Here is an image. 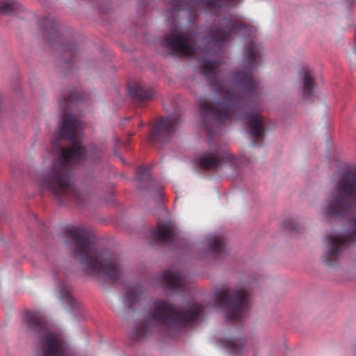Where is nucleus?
Returning <instances> with one entry per match:
<instances>
[{
    "label": "nucleus",
    "mask_w": 356,
    "mask_h": 356,
    "mask_svg": "<svg viewBox=\"0 0 356 356\" xmlns=\"http://www.w3.org/2000/svg\"><path fill=\"white\" fill-rule=\"evenodd\" d=\"M250 26L231 16H215L207 34L179 31L177 28L164 36L163 47L186 56H194L200 72L211 83L214 91L213 101L200 99V114L205 120L222 124L234 119L243 120L248 127L254 145H260L264 137V122L251 104L259 102L261 90L253 76V70L261 61V49L255 38H251L245 48L238 69L225 80L221 79L222 63L215 58L225 44L236 35H249Z\"/></svg>",
    "instance_id": "nucleus-1"
},
{
    "label": "nucleus",
    "mask_w": 356,
    "mask_h": 356,
    "mask_svg": "<svg viewBox=\"0 0 356 356\" xmlns=\"http://www.w3.org/2000/svg\"><path fill=\"white\" fill-rule=\"evenodd\" d=\"M83 99L81 92L77 91L59 99L63 110L62 124L58 136L51 140L57 160L48 173L38 181L40 189L51 192L60 204L74 202L81 205L88 200L91 190L86 186L77 188L74 184L72 164L81 160L96 163L102 157V152L96 146L83 147L80 142L83 124L67 113L74 102Z\"/></svg>",
    "instance_id": "nucleus-2"
},
{
    "label": "nucleus",
    "mask_w": 356,
    "mask_h": 356,
    "mask_svg": "<svg viewBox=\"0 0 356 356\" xmlns=\"http://www.w3.org/2000/svg\"><path fill=\"white\" fill-rule=\"evenodd\" d=\"M321 213L325 218L343 217L350 220V234L332 232L326 236L323 261L329 266H336L348 244L355 241L356 235V164L338 173L336 184Z\"/></svg>",
    "instance_id": "nucleus-3"
},
{
    "label": "nucleus",
    "mask_w": 356,
    "mask_h": 356,
    "mask_svg": "<svg viewBox=\"0 0 356 356\" xmlns=\"http://www.w3.org/2000/svg\"><path fill=\"white\" fill-rule=\"evenodd\" d=\"M74 240V257L82 270L97 278L119 280L124 273L122 261L108 250H97L91 242L89 232L84 228L70 226L66 229Z\"/></svg>",
    "instance_id": "nucleus-4"
},
{
    "label": "nucleus",
    "mask_w": 356,
    "mask_h": 356,
    "mask_svg": "<svg viewBox=\"0 0 356 356\" xmlns=\"http://www.w3.org/2000/svg\"><path fill=\"white\" fill-rule=\"evenodd\" d=\"M203 314L204 307L200 304L187 303L177 309L167 301L156 300L149 305L143 323L134 327L131 336L138 340L159 330L161 326H166L170 331H178L201 320Z\"/></svg>",
    "instance_id": "nucleus-5"
},
{
    "label": "nucleus",
    "mask_w": 356,
    "mask_h": 356,
    "mask_svg": "<svg viewBox=\"0 0 356 356\" xmlns=\"http://www.w3.org/2000/svg\"><path fill=\"white\" fill-rule=\"evenodd\" d=\"M213 300L207 307H220L230 320L241 318L250 305L249 294L245 287L218 289L213 293Z\"/></svg>",
    "instance_id": "nucleus-6"
},
{
    "label": "nucleus",
    "mask_w": 356,
    "mask_h": 356,
    "mask_svg": "<svg viewBox=\"0 0 356 356\" xmlns=\"http://www.w3.org/2000/svg\"><path fill=\"white\" fill-rule=\"evenodd\" d=\"M178 124V120L174 116H169L165 120H159L154 127L149 140L155 143L168 142L175 132Z\"/></svg>",
    "instance_id": "nucleus-7"
},
{
    "label": "nucleus",
    "mask_w": 356,
    "mask_h": 356,
    "mask_svg": "<svg viewBox=\"0 0 356 356\" xmlns=\"http://www.w3.org/2000/svg\"><path fill=\"white\" fill-rule=\"evenodd\" d=\"M151 236L165 244H170L175 240L177 229L170 221L159 222L157 228L150 233Z\"/></svg>",
    "instance_id": "nucleus-8"
},
{
    "label": "nucleus",
    "mask_w": 356,
    "mask_h": 356,
    "mask_svg": "<svg viewBox=\"0 0 356 356\" xmlns=\"http://www.w3.org/2000/svg\"><path fill=\"white\" fill-rule=\"evenodd\" d=\"M227 150H217L205 153L197 159L198 164L204 169H216L220 162L230 159Z\"/></svg>",
    "instance_id": "nucleus-9"
},
{
    "label": "nucleus",
    "mask_w": 356,
    "mask_h": 356,
    "mask_svg": "<svg viewBox=\"0 0 356 356\" xmlns=\"http://www.w3.org/2000/svg\"><path fill=\"white\" fill-rule=\"evenodd\" d=\"M298 77L302 81V97L308 99L315 93V83L313 77V71L307 65H304L298 72Z\"/></svg>",
    "instance_id": "nucleus-10"
},
{
    "label": "nucleus",
    "mask_w": 356,
    "mask_h": 356,
    "mask_svg": "<svg viewBox=\"0 0 356 356\" xmlns=\"http://www.w3.org/2000/svg\"><path fill=\"white\" fill-rule=\"evenodd\" d=\"M162 280L166 287L172 290L184 288L186 284V277L174 269L165 270L162 275Z\"/></svg>",
    "instance_id": "nucleus-11"
},
{
    "label": "nucleus",
    "mask_w": 356,
    "mask_h": 356,
    "mask_svg": "<svg viewBox=\"0 0 356 356\" xmlns=\"http://www.w3.org/2000/svg\"><path fill=\"white\" fill-rule=\"evenodd\" d=\"M143 294L144 290L142 286L138 283L127 286L123 298L124 305L129 308L134 307L143 298Z\"/></svg>",
    "instance_id": "nucleus-12"
},
{
    "label": "nucleus",
    "mask_w": 356,
    "mask_h": 356,
    "mask_svg": "<svg viewBox=\"0 0 356 356\" xmlns=\"http://www.w3.org/2000/svg\"><path fill=\"white\" fill-rule=\"evenodd\" d=\"M218 344L232 355H240L245 352L246 343L242 338L218 340Z\"/></svg>",
    "instance_id": "nucleus-13"
},
{
    "label": "nucleus",
    "mask_w": 356,
    "mask_h": 356,
    "mask_svg": "<svg viewBox=\"0 0 356 356\" xmlns=\"http://www.w3.org/2000/svg\"><path fill=\"white\" fill-rule=\"evenodd\" d=\"M209 252L214 254H224L227 252L226 241L222 234H211L205 241Z\"/></svg>",
    "instance_id": "nucleus-14"
},
{
    "label": "nucleus",
    "mask_w": 356,
    "mask_h": 356,
    "mask_svg": "<svg viewBox=\"0 0 356 356\" xmlns=\"http://www.w3.org/2000/svg\"><path fill=\"white\" fill-rule=\"evenodd\" d=\"M129 93L135 101L143 102L151 99L154 90L146 88L140 83H133L129 86Z\"/></svg>",
    "instance_id": "nucleus-15"
},
{
    "label": "nucleus",
    "mask_w": 356,
    "mask_h": 356,
    "mask_svg": "<svg viewBox=\"0 0 356 356\" xmlns=\"http://www.w3.org/2000/svg\"><path fill=\"white\" fill-rule=\"evenodd\" d=\"M40 26L44 35L51 41L54 38H58L57 24L53 17H47L42 19Z\"/></svg>",
    "instance_id": "nucleus-16"
},
{
    "label": "nucleus",
    "mask_w": 356,
    "mask_h": 356,
    "mask_svg": "<svg viewBox=\"0 0 356 356\" xmlns=\"http://www.w3.org/2000/svg\"><path fill=\"white\" fill-rule=\"evenodd\" d=\"M21 8L22 5L14 0H0V14L8 13Z\"/></svg>",
    "instance_id": "nucleus-17"
},
{
    "label": "nucleus",
    "mask_w": 356,
    "mask_h": 356,
    "mask_svg": "<svg viewBox=\"0 0 356 356\" xmlns=\"http://www.w3.org/2000/svg\"><path fill=\"white\" fill-rule=\"evenodd\" d=\"M60 298L65 301L70 307V309H73L76 305V301L74 300L72 296L68 290L64 287L61 286L59 291Z\"/></svg>",
    "instance_id": "nucleus-18"
},
{
    "label": "nucleus",
    "mask_w": 356,
    "mask_h": 356,
    "mask_svg": "<svg viewBox=\"0 0 356 356\" xmlns=\"http://www.w3.org/2000/svg\"><path fill=\"white\" fill-rule=\"evenodd\" d=\"M150 178L149 168H139L137 170V180L138 181H146Z\"/></svg>",
    "instance_id": "nucleus-19"
},
{
    "label": "nucleus",
    "mask_w": 356,
    "mask_h": 356,
    "mask_svg": "<svg viewBox=\"0 0 356 356\" xmlns=\"http://www.w3.org/2000/svg\"><path fill=\"white\" fill-rule=\"evenodd\" d=\"M65 56H70L74 58L76 55V45L74 43H70L65 45L63 47Z\"/></svg>",
    "instance_id": "nucleus-20"
},
{
    "label": "nucleus",
    "mask_w": 356,
    "mask_h": 356,
    "mask_svg": "<svg viewBox=\"0 0 356 356\" xmlns=\"http://www.w3.org/2000/svg\"><path fill=\"white\" fill-rule=\"evenodd\" d=\"M284 227L291 231L298 232L297 222L293 219H287L284 222Z\"/></svg>",
    "instance_id": "nucleus-21"
},
{
    "label": "nucleus",
    "mask_w": 356,
    "mask_h": 356,
    "mask_svg": "<svg viewBox=\"0 0 356 356\" xmlns=\"http://www.w3.org/2000/svg\"><path fill=\"white\" fill-rule=\"evenodd\" d=\"M347 3H352L353 2V0H346Z\"/></svg>",
    "instance_id": "nucleus-22"
}]
</instances>
